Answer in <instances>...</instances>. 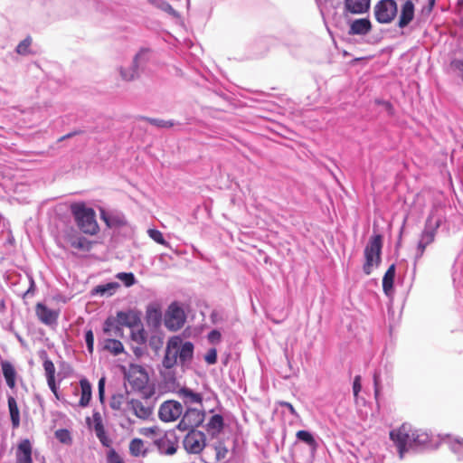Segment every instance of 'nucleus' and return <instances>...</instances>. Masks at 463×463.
<instances>
[{
	"mask_svg": "<svg viewBox=\"0 0 463 463\" xmlns=\"http://www.w3.org/2000/svg\"><path fill=\"white\" fill-rule=\"evenodd\" d=\"M47 383L52 392L57 396V388L55 384V377L47 378Z\"/></svg>",
	"mask_w": 463,
	"mask_h": 463,
	"instance_id": "54",
	"label": "nucleus"
},
{
	"mask_svg": "<svg viewBox=\"0 0 463 463\" xmlns=\"http://www.w3.org/2000/svg\"><path fill=\"white\" fill-rule=\"evenodd\" d=\"M71 213L80 230L90 235L98 233L99 228L96 221L95 211L87 207L82 203H73L71 205Z\"/></svg>",
	"mask_w": 463,
	"mask_h": 463,
	"instance_id": "2",
	"label": "nucleus"
},
{
	"mask_svg": "<svg viewBox=\"0 0 463 463\" xmlns=\"http://www.w3.org/2000/svg\"><path fill=\"white\" fill-rule=\"evenodd\" d=\"M156 427L145 428L141 430V433L145 436H154L156 434Z\"/></svg>",
	"mask_w": 463,
	"mask_h": 463,
	"instance_id": "53",
	"label": "nucleus"
},
{
	"mask_svg": "<svg viewBox=\"0 0 463 463\" xmlns=\"http://www.w3.org/2000/svg\"><path fill=\"white\" fill-rule=\"evenodd\" d=\"M372 30V24L367 18L355 19L350 24V35H366Z\"/></svg>",
	"mask_w": 463,
	"mask_h": 463,
	"instance_id": "17",
	"label": "nucleus"
},
{
	"mask_svg": "<svg viewBox=\"0 0 463 463\" xmlns=\"http://www.w3.org/2000/svg\"><path fill=\"white\" fill-rule=\"evenodd\" d=\"M204 361L208 364H214L217 361V351L215 348H210L204 355Z\"/></svg>",
	"mask_w": 463,
	"mask_h": 463,
	"instance_id": "45",
	"label": "nucleus"
},
{
	"mask_svg": "<svg viewBox=\"0 0 463 463\" xmlns=\"http://www.w3.org/2000/svg\"><path fill=\"white\" fill-rule=\"evenodd\" d=\"M4 377L6 381V384L9 388L14 389L15 387L16 372L11 363L4 361L1 363Z\"/></svg>",
	"mask_w": 463,
	"mask_h": 463,
	"instance_id": "25",
	"label": "nucleus"
},
{
	"mask_svg": "<svg viewBox=\"0 0 463 463\" xmlns=\"http://www.w3.org/2000/svg\"><path fill=\"white\" fill-rule=\"evenodd\" d=\"M204 419V414L197 409H187L177 425V429L181 431L194 430Z\"/></svg>",
	"mask_w": 463,
	"mask_h": 463,
	"instance_id": "10",
	"label": "nucleus"
},
{
	"mask_svg": "<svg viewBox=\"0 0 463 463\" xmlns=\"http://www.w3.org/2000/svg\"><path fill=\"white\" fill-rule=\"evenodd\" d=\"M143 119L148 121L151 125H154L158 128H172L175 124L171 120H164L158 118H142Z\"/></svg>",
	"mask_w": 463,
	"mask_h": 463,
	"instance_id": "39",
	"label": "nucleus"
},
{
	"mask_svg": "<svg viewBox=\"0 0 463 463\" xmlns=\"http://www.w3.org/2000/svg\"><path fill=\"white\" fill-rule=\"evenodd\" d=\"M76 134H77V132H72V133H69V134H67V135H64V136H62V137H61L59 138V141H63V140H65V139H67V138H70V137H73V136H74V135H76Z\"/></svg>",
	"mask_w": 463,
	"mask_h": 463,
	"instance_id": "58",
	"label": "nucleus"
},
{
	"mask_svg": "<svg viewBox=\"0 0 463 463\" xmlns=\"http://www.w3.org/2000/svg\"><path fill=\"white\" fill-rule=\"evenodd\" d=\"M413 449H423L434 448L432 442V436L426 430H413Z\"/></svg>",
	"mask_w": 463,
	"mask_h": 463,
	"instance_id": "15",
	"label": "nucleus"
},
{
	"mask_svg": "<svg viewBox=\"0 0 463 463\" xmlns=\"http://www.w3.org/2000/svg\"><path fill=\"white\" fill-rule=\"evenodd\" d=\"M413 430L414 429L411 424L403 423L399 428L390 431V439L396 446L401 459L404 458L407 451L413 449Z\"/></svg>",
	"mask_w": 463,
	"mask_h": 463,
	"instance_id": "3",
	"label": "nucleus"
},
{
	"mask_svg": "<svg viewBox=\"0 0 463 463\" xmlns=\"http://www.w3.org/2000/svg\"><path fill=\"white\" fill-rule=\"evenodd\" d=\"M8 409L10 413V419L12 427L17 429L20 426V411L15 399L13 396L8 397Z\"/></svg>",
	"mask_w": 463,
	"mask_h": 463,
	"instance_id": "28",
	"label": "nucleus"
},
{
	"mask_svg": "<svg viewBox=\"0 0 463 463\" xmlns=\"http://www.w3.org/2000/svg\"><path fill=\"white\" fill-rule=\"evenodd\" d=\"M35 315L44 325L52 326L57 323L59 312L50 309L43 303H37L35 306Z\"/></svg>",
	"mask_w": 463,
	"mask_h": 463,
	"instance_id": "14",
	"label": "nucleus"
},
{
	"mask_svg": "<svg viewBox=\"0 0 463 463\" xmlns=\"http://www.w3.org/2000/svg\"><path fill=\"white\" fill-rule=\"evenodd\" d=\"M128 406L132 410L134 415L141 420H147L153 413V410L149 406H146L141 401L132 399L128 402Z\"/></svg>",
	"mask_w": 463,
	"mask_h": 463,
	"instance_id": "19",
	"label": "nucleus"
},
{
	"mask_svg": "<svg viewBox=\"0 0 463 463\" xmlns=\"http://www.w3.org/2000/svg\"><path fill=\"white\" fill-rule=\"evenodd\" d=\"M280 405L282 407H285L288 410V411L292 414V415H297V411L295 410V408L293 407V405L288 402H280Z\"/></svg>",
	"mask_w": 463,
	"mask_h": 463,
	"instance_id": "56",
	"label": "nucleus"
},
{
	"mask_svg": "<svg viewBox=\"0 0 463 463\" xmlns=\"http://www.w3.org/2000/svg\"><path fill=\"white\" fill-rule=\"evenodd\" d=\"M221 338V334L217 330H213L208 335V339L211 343L218 342Z\"/></svg>",
	"mask_w": 463,
	"mask_h": 463,
	"instance_id": "52",
	"label": "nucleus"
},
{
	"mask_svg": "<svg viewBox=\"0 0 463 463\" xmlns=\"http://www.w3.org/2000/svg\"><path fill=\"white\" fill-rule=\"evenodd\" d=\"M414 18V5L411 1H406L401 10L398 26L400 28L406 27Z\"/></svg>",
	"mask_w": 463,
	"mask_h": 463,
	"instance_id": "21",
	"label": "nucleus"
},
{
	"mask_svg": "<svg viewBox=\"0 0 463 463\" xmlns=\"http://www.w3.org/2000/svg\"><path fill=\"white\" fill-rule=\"evenodd\" d=\"M380 383H381L380 374L377 372H375L373 373V386H374V396L376 399L378 398L380 390H381Z\"/></svg>",
	"mask_w": 463,
	"mask_h": 463,
	"instance_id": "50",
	"label": "nucleus"
},
{
	"mask_svg": "<svg viewBox=\"0 0 463 463\" xmlns=\"http://www.w3.org/2000/svg\"><path fill=\"white\" fill-rule=\"evenodd\" d=\"M122 463H124V462H122Z\"/></svg>",
	"mask_w": 463,
	"mask_h": 463,
	"instance_id": "62",
	"label": "nucleus"
},
{
	"mask_svg": "<svg viewBox=\"0 0 463 463\" xmlns=\"http://www.w3.org/2000/svg\"><path fill=\"white\" fill-rule=\"evenodd\" d=\"M94 420H95L94 430H95L97 437L99 438V441L101 442V444L103 446L109 447L110 440L106 435L104 426L100 420V417L99 416V414L94 415Z\"/></svg>",
	"mask_w": 463,
	"mask_h": 463,
	"instance_id": "29",
	"label": "nucleus"
},
{
	"mask_svg": "<svg viewBox=\"0 0 463 463\" xmlns=\"http://www.w3.org/2000/svg\"><path fill=\"white\" fill-rule=\"evenodd\" d=\"M103 348L114 355H118L124 351V346L119 340L108 338L104 341Z\"/></svg>",
	"mask_w": 463,
	"mask_h": 463,
	"instance_id": "31",
	"label": "nucleus"
},
{
	"mask_svg": "<svg viewBox=\"0 0 463 463\" xmlns=\"http://www.w3.org/2000/svg\"><path fill=\"white\" fill-rule=\"evenodd\" d=\"M450 66L463 80V60H453Z\"/></svg>",
	"mask_w": 463,
	"mask_h": 463,
	"instance_id": "46",
	"label": "nucleus"
},
{
	"mask_svg": "<svg viewBox=\"0 0 463 463\" xmlns=\"http://www.w3.org/2000/svg\"><path fill=\"white\" fill-rule=\"evenodd\" d=\"M239 435L243 436V435H242V432H241V431L240 430V429L237 427L236 436H239Z\"/></svg>",
	"mask_w": 463,
	"mask_h": 463,
	"instance_id": "61",
	"label": "nucleus"
},
{
	"mask_svg": "<svg viewBox=\"0 0 463 463\" xmlns=\"http://www.w3.org/2000/svg\"><path fill=\"white\" fill-rule=\"evenodd\" d=\"M298 442H301L307 447V460L312 461L319 447L320 438L308 430H298L296 433Z\"/></svg>",
	"mask_w": 463,
	"mask_h": 463,
	"instance_id": "13",
	"label": "nucleus"
},
{
	"mask_svg": "<svg viewBox=\"0 0 463 463\" xmlns=\"http://www.w3.org/2000/svg\"><path fill=\"white\" fill-rule=\"evenodd\" d=\"M161 8H162L164 11H165V12H167V13H169V14H175V9L172 7V5H169V4H168V3H166V2L162 3V5H161Z\"/></svg>",
	"mask_w": 463,
	"mask_h": 463,
	"instance_id": "57",
	"label": "nucleus"
},
{
	"mask_svg": "<svg viewBox=\"0 0 463 463\" xmlns=\"http://www.w3.org/2000/svg\"><path fill=\"white\" fill-rule=\"evenodd\" d=\"M146 50H140L133 59L132 65L129 68H119V73L123 80L130 81L138 76V70L140 65L146 61Z\"/></svg>",
	"mask_w": 463,
	"mask_h": 463,
	"instance_id": "11",
	"label": "nucleus"
},
{
	"mask_svg": "<svg viewBox=\"0 0 463 463\" xmlns=\"http://www.w3.org/2000/svg\"><path fill=\"white\" fill-rule=\"evenodd\" d=\"M183 413V406L176 401L163 402L158 411L159 419L164 422H172L179 419Z\"/></svg>",
	"mask_w": 463,
	"mask_h": 463,
	"instance_id": "9",
	"label": "nucleus"
},
{
	"mask_svg": "<svg viewBox=\"0 0 463 463\" xmlns=\"http://www.w3.org/2000/svg\"><path fill=\"white\" fill-rule=\"evenodd\" d=\"M179 397L184 401L185 404H202L203 398L198 392H194L189 388H181L178 392Z\"/></svg>",
	"mask_w": 463,
	"mask_h": 463,
	"instance_id": "24",
	"label": "nucleus"
},
{
	"mask_svg": "<svg viewBox=\"0 0 463 463\" xmlns=\"http://www.w3.org/2000/svg\"><path fill=\"white\" fill-rule=\"evenodd\" d=\"M129 452L134 457L145 455L144 442L141 439L135 438L129 443Z\"/></svg>",
	"mask_w": 463,
	"mask_h": 463,
	"instance_id": "33",
	"label": "nucleus"
},
{
	"mask_svg": "<svg viewBox=\"0 0 463 463\" xmlns=\"http://www.w3.org/2000/svg\"><path fill=\"white\" fill-rule=\"evenodd\" d=\"M101 220L109 228H120L127 224V221L121 214H109L104 210L100 213Z\"/></svg>",
	"mask_w": 463,
	"mask_h": 463,
	"instance_id": "23",
	"label": "nucleus"
},
{
	"mask_svg": "<svg viewBox=\"0 0 463 463\" xmlns=\"http://www.w3.org/2000/svg\"><path fill=\"white\" fill-rule=\"evenodd\" d=\"M108 462L109 463H122L123 459L118 455V453L116 452V450L112 449L108 453Z\"/></svg>",
	"mask_w": 463,
	"mask_h": 463,
	"instance_id": "48",
	"label": "nucleus"
},
{
	"mask_svg": "<svg viewBox=\"0 0 463 463\" xmlns=\"http://www.w3.org/2000/svg\"><path fill=\"white\" fill-rule=\"evenodd\" d=\"M117 278L120 279L127 287H130L135 283V277L133 273L121 272L117 275Z\"/></svg>",
	"mask_w": 463,
	"mask_h": 463,
	"instance_id": "42",
	"label": "nucleus"
},
{
	"mask_svg": "<svg viewBox=\"0 0 463 463\" xmlns=\"http://www.w3.org/2000/svg\"><path fill=\"white\" fill-rule=\"evenodd\" d=\"M216 453H217V458L220 459V458H223L227 453V449L222 447V446H218L216 447Z\"/></svg>",
	"mask_w": 463,
	"mask_h": 463,
	"instance_id": "55",
	"label": "nucleus"
},
{
	"mask_svg": "<svg viewBox=\"0 0 463 463\" xmlns=\"http://www.w3.org/2000/svg\"><path fill=\"white\" fill-rule=\"evenodd\" d=\"M32 38L27 36L16 47V52L20 55H27L31 52L30 46L32 44Z\"/></svg>",
	"mask_w": 463,
	"mask_h": 463,
	"instance_id": "36",
	"label": "nucleus"
},
{
	"mask_svg": "<svg viewBox=\"0 0 463 463\" xmlns=\"http://www.w3.org/2000/svg\"><path fill=\"white\" fill-rule=\"evenodd\" d=\"M185 318L184 309L177 303H172L165 315V326L170 331H177L184 326Z\"/></svg>",
	"mask_w": 463,
	"mask_h": 463,
	"instance_id": "7",
	"label": "nucleus"
},
{
	"mask_svg": "<svg viewBox=\"0 0 463 463\" xmlns=\"http://www.w3.org/2000/svg\"><path fill=\"white\" fill-rule=\"evenodd\" d=\"M362 385H361V376L356 375L354 379L353 383V392L354 396H357L359 392L361 391Z\"/></svg>",
	"mask_w": 463,
	"mask_h": 463,
	"instance_id": "51",
	"label": "nucleus"
},
{
	"mask_svg": "<svg viewBox=\"0 0 463 463\" xmlns=\"http://www.w3.org/2000/svg\"><path fill=\"white\" fill-rule=\"evenodd\" d=\"M398 6L394 0H381L374 7V16L380 24H389L396 16Z\"/></svg>",
	"mask_w": 463,
	"mask_h": 463,
	"instance_id": "8",
	"label": "nucleus"
},
{
	"mask_svg": "<svg viewBox=\"0 0 463 463\" xmlns=\"http://www.w3.org/2000/svg\"><path fill=\"white\" fill-rule=\"evenodd\" d=\"M395 277V265L392 264L383 278V290L388 298L393 296V282Z\"/></svg>",
	"mask_w": 463,
	"mask_h": 463,
	"instance_id": "22",
	"label": "nucleus"
},
{
	"mask_svg": "<svg viewBox=\"0 0 463 463\" xmlns=\"http://www.w3.org/2000/svg\"><path fill=\"white\" fill-rule=\"evenodd\" d=\"M99 390H105V379L104 378H101L99 381Z\"/></svg>",
	"mask_w": 463,
	"mask_h": 463,
	"instance_id": "59",
	"label": "nucleus"
},
{
	"mask_svg": "<svg viewBox=\"0 0 463 463\" xmlns=\"http://www.w3.org/2000/svg\"><path fill=\"white\" fill-rule=\"evenodd\" d=\"M127 378L131 387L141 392L146 398L150 397L154 393L152 389L147 388L148 374L141 365L131 364L127 373Z\"/></svg>",
	"mask_w": 463,
	"mask_h": 463,
	"instance_id": "6",
	"label": "nucleus"
},
{
	"mask_svg": "<svg viewBox=\"0 0 463 463\" xmlns=\"http://www.w3.org/2000/svg\"><path fill=\"white\" fill-rule=\"evenodd\" d=\"M157 446L159 451L167 456L174 455L177 450V445L169 439H160Z\"/></svg>",
	"mask_w": 463,
	"mask_h": 463,
	"instance_id": "32",
	"label": "nucleus"
},
{
	"mask_svg": "<svg viewBox=\"0 0 463 463\" xmlns=\"http://www.w3.org/2000/svg\"><path fill=\"white\" fill-rule=\"evenodd\" d=\"M103 331L104 333L116 337H121L123 335L122 326L112 317L106 319Z\"/></svg>",
	"mask_w": 463,
	"mask_h": 463,
	"instance_id": "27",
	"label": "nucleus"
},
{
	"mask_svg": "<svg viewBox=\"0 0 463 463\" xmlns=\"http://www.w3.org/2000/svg\"><path fill=\"white\" fill-rule=\"evenodd\" d=\"M222 417L219 414L213 415L208 423L209 428L215 430H220L222 428Z\"/></svg>",
	"mask_w": 463,
	"mask_h": 463,
	"instance_id": "41",
	"label": "nucleus"
},
{
	"mask_svg": "<svg viewBox=\"0 0 463 463\" xmlns=\"http://www.w3.org/2000/svg\"><path fill=\"white\" fill-rule=\"evenodd\" d=\"M440 224L441 219L436 218L434 213H431L426 220L424 230L417 245L416 260L422 257L426 247L434 241Z\"/></svg>",
	"mask_w": 463,
	"mask_h": 463,
	"instance_id": "5",
	"label": "nucleus"
},
{
	"mask_svg": "<svg viewBox=\"0 0 463 463\" xmlns=\"http://www.w3.org/2000/svg\"><path fill=\"white\" fill-rule=\"evenodd\" d=\"M149 237L154 240L156 242L161 244V245H166V241L164 239L163 233L156 229H149L147 231Z\"/></svg>",
	"mask_w": 463,
	"mask_h": 463,
	"instance_id": "40",
	"label": "nucleus"
},
{
	"mask_svg": "<svg viewBox=\"0 0 463 463\" xmlns=\"http://www.w3.org/2000/svg\"><path fill=\"white\" fill-rule=\"evenodd\" d=\"M43 368L45 371L46 378L55 377V366L50 359L44 360Z\"/></svg>",
	"mask_w": 463,
	"mask_h": 463,
	"instance_id": "43",
	"label": "nucleus"
},
{
	"mask_svg": "<svg viewBox=\"0 0 463 463\" xmlns=\"http://www.w3.org/2000/svg\"><path fill=\"white\" fill-rule=\"evenodd\" d=\"M184 447L189 453H200L205 447V436L202 431H188L184 439Z\"/></svg>",
	"mask_w": 463,
	"mask_h": 463,
	"instance_id": "12",
	"label": "nucleus"
},
{
	"mask_svg": "<svg viewBox=\"0 0 463 463\" xmlns=\"http://www.w3.org/2000/svg\"><path fill=\"white\" fill-rule=\"evenodd\" d=\"M450 451L458 458V460L463 459V439L458 436L446 435L442 438Z\"/></svg>",
	"mask_w": 463,
	"mask_h": 463,
	"instance_id": "16",
	"label": "nucleus"
},
{
	"mask_svg": "<svg viewBox=\"0 0 463 463\" xmlns=\"http://www.w3.org/2000/svg\"><path fill=\"white\" fill-rule=\"evenodd\" d=\"M371 0H345V8L351 14H361L370 9Z\"/></svg>",
	"mask_w": 463,
	"mask_h": 463,
	"instance_id": "20",
	"label": "nucleus"
},
{
	"mask_svg": "<svg viewBox=\"0 0 463 463\" xmlns=\"http://www.w3.org/2000/svg\"><path fill=\"white\" fill-rule=\"evenodd\" d=\"M80 385L81 390V395L79 402V405L80 407H86L89 405L91 400V384L87 379L83 378L80 381Z\"/></svg>",
	"mask_w": 463,
	"mask_h": 463,
	"instance_id": "26",
	"label": "nucleus"
},
{
	"mask_svg": "<svg viewBox=\"0 0 463 463\" xmlns=\"http://www.w3.org/2000/svg\"><path fill=\"white\" fill-rule=\"evenodd\" d=\"M118 288V283H108L106 285L99 286L96 289L97 292L100 294H105L106 292H109L110 290H114Z\"/></svg>",
	"mask_w": 463,
	"mask_h": 463,
	"instance_id": "47",
	"label": "nucleus"
},
{
	"mask_svg": "<svg viewBox=\"0 0 463 463\" xmlns=\"http://www.w3.org/2000/svg\"><path fill=\"white\" fill-rule=\"evenodd\" d=\"M194 348L192 342H184L179 335L170 337L166 343L163 366L171 369L177 364L178 360L182 364L190 363L194 356Z\"/></svg>",
	"mask_w": 463,
	"mask_h": 463,
	"instance_id": "1",
	"label": "nucleus"
},
{
	"mask_svg": "<svg viewBox=\"0 0 463 463\" xmlns=\"http://www.w3.org/2000/svg\"><path fill=\"white\" fill-rule=\"evenodd\" d=\"M16 463H33L32 445L29 439L21 440L16 451Z\"/></svg>",
	"mask_w": 463,
	"mask_h": 463,
	"instance_id": "18",
	"label": "nucleus"
},
{
	"mask_svg": "<svg viewBox=\"0 0 463 463\" xmlns=\"http://www.w3.org/2000/svg\"><path fill=\"white\" fill-rule=\"evenodd\" d=\"M131 338L137 344H144L146 340V335L144 328L141 326L140 322L137 323L136 327L131 328Z\"/></svg>",
	"mask_w": 463,
	"mask_h": 463,
	"instance_id": "35",
	"label": "nucleus"
},
{
	"mask_svg": "<svg viewBox=\"0 0 463 463\" xmlns=\"http://www.w3.org/2000/svg\"><path fill=\"white\" fill-rule=\"evenodd\" d=\"M382 247L383 241L381 235L376 234L370 238L364 248L365 261L363 270L366 275H370L373 272V268L380 265Z\"/></svg>",
	"mask_w": 463,
	"mask_h": 463,
	"instance_id": "4",
	"label": "nucleus"
},
{
	"mask_svg": "<svg viewBox=\"0 0 463 463\" xmlns=\"http://www.w3.org/2000/svg\"><path fill=\"white\" fill-rule=\"evenodd\" d=\"M85 341L89 353L92 354L94 349V335L92 330L90 329L85 333Z\"/></svg>",
	"mask_w": 463,
	"mask_h": 463,
	"instance_id": "44",
	"label": "nucleus"
},
{
	"mask_svg": "<svg viewBox=\"0 0 463 463\" xmlns=\"http://www.w3.org/2000/svg\"><path fill=\"white\" fill-rule=\"evenodd\" d=\"M99 398L101 402H103L105 398V390H99Z\"/></svg>",
	"mask_w": 463,
	"mask_h": 463,
	"instance_id": "60",
	"label": "nucleus"
},
{
	"mask_svg": "<svg viewBox=\"0 0 463 463\" xmlns=\"http://www.w3.org/2000/svg\"><path fill=\"white\" fill-rule=\"evenodd\" d=\"M70 245L77 250L89 251L92 247V242L84 237L71 236L69 237Z\"/></svg>",
	"mask_w": 463,
	"mask_h": 463,
	"instance_id": "30",
	"label": "nucleus"
},
{
	"mask_svg": "<svg viewBox=\"0 0 463 463\" xmlns=\"http://www.w3.org/2000/svg\"><path fill=\"white\" fill-rule=\"evenodd\" d=\"M124 401H125L124 394H122V393L113 394L111 396V399L109 402V406L114 411H119L122 408Z\"/></svg>",
	"mask_w": 463,
	"mask_h": 463,
	"instance_id": "37",
	"label": "nucleus"
},
{
	"mask_svg": "<svg viewBox=\"0 0 463 463\" xmlns=\"http://www.w3.org/2000/svg\"><path fill=\"white\" fill-rule=\"evenodd\" d=\"M375 103L380 105V106H383V108L387 111V113L389 115H392L393 114V106L392 105L391 102L387 101V100H383V99H376L375 100Z\"/></svg>",
	"mask_w": 463,
	"mask_h": 463,
	"instance_id": "49",
	"label": "nucleus"
},
{
	"mask_svg": "<svg viewBox=\"0 0 463 463\" xmlns=\"http://www.w3.org/2000/svg\"><path fill=\"white\" fill-rule=\"evenodd\" d=\"M118 320H116L121 326H128L130 328L136 327L137 323L138 320L134 317H130L128 314L125 312H118Z\"/></svg>",
	"mask_w": 463,
	"mask_h": 463,
	"instance_id": "34",
	"label": "nucleus"
},
{
	"mask_svg": "<svg viewBox=\"0 0 463 463\" xmlns=\"http://www.w3.org/2000/svg\"><path fill=\"white\" fill-rule=\"evenodd\" d=\"M55 437L63 444H71L72 442L70 431L65 429L56 430Z\"/></svg>",
	"mask_w": 463,
	"mask_h": 463,
	"instance_id": "38",
	"label": "nucleus"
}]
</instances>
